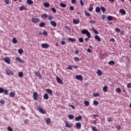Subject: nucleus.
Segmentation results:
<instances>
[{
  "label": "nucleus",
  "instance_id": "nucleus-1",
  "mask_svg": "<svg viewBox=\"0 0 131 131\" xmlns=\"http://www.w3.org/2000/svg\"><path fill=\"white\" fill-rule=\"evenodd\" d=\"M4 93V95H9V90L7 89H4L3 88H0V94H3Z\"/></svg>",
  "mask_w": 131,
  "mask_h": 131
},
{
  "label": "nucleus",
  "instance_id": "nucleus-2",
  "mask_svg": "<svg viewBox=\"0 0 131 131\" xmlns=\"http://www.w3.org/2000/svg\"><path fill=\"white\" fill-rule=\"evenodd\" d=\"M38 111L42 114H46V111L43 110V108L41 106H39L38 107Z\"/></svg>",
  "mask_w": 131,
  "mask_h": 131
},
{
  "label": "nucleus",
  "instance_id": "nucleus-3",
  "mask_svg": "<svg viewBox=\"0 0 131 131\" xmlns=\"http://www.w3.org/2000/svg\"><path fill=\"white\" fill-rule=\"evenodd\" d=\"M6 73L7 74V75H14V73L13 71L10 70H6Z\"/></svg>",
  "mask_w": 131,
  "mask_h": 131
},
{
  "label": "nucleus",
  "instance_id": "nucleus-4",
  "mask_svg": "<svg viewBox=\"0 0 131 131\" xmlns=\"http://www.w3.org/2000/svg\"><path fill=\"white\" fill-rule=\"evenodd\" d=\"M31 21L33 23H38V22H39V19L38 18L33 17Z\"/></svg>",
  "mask_w": 131,
  "mask_h": 131
},
{
  "label": "nucleus",
  "instance_id": "nucleus-5",
  "mask_svg": "<svg viewBox=\"0 0 131 131\" xmlns=\"http://www.w3.org/2000/svg\"><path fill=\"white\" fill-rule=\"evenodd\" d=\"M38 98V94H37V92L34 93L33 94L34 100H35V101H37Z\"/></svg>",
  "mask_w": 131,
  "mask_h": 131
},
{
  "label": "nucleus",
  "instance_id": "nucleus-6",
  "mask_svg": "<svg viewBox=\"0 0 131 131\" xmlns=\"http://www.w3.org/2000/svg\"><path fill=\"white\" fill-rule=\"evenodd\" d=\"M4 61L7 64H11V60L10 59V58H9V57H5L4 58Z\"/></svg>",
  "mask_w": 131,
  "mask_h": 131
},
{
  "label": "nucleus",
  "instance_id": "nucleus-7",
  "mask_svg": "<svg viewBox=\"0 0 131 131\" xmlns=\"http://www.w3.org/2000/svg\"><path fill=\"white\" fill-rule=\"evenodd\" d=\"M65 124L66 127H68L69 128H71V127H72V125H71V124H70L68 121H66Z\"/></svg>",
  "mask_w": 131,
  "mask_h": 131
},
{
  "label": "nucleus",
  "instance_id": "nucleus-8",
  "mask_svg": "<svg viewBox=\"0 0 131 131\" xmlns=\"http://www.w3.org/2000/svg\"><path fill=\"white\" fill-rule=\"evenodd\" d=\"M76 78L78 80H80V81H82V80H83V77H82L81 75H77L76 76Z\"/></svg>",
  "mask_w": 131,
  "mask_h": 131
},
{
  "label": "nucleus",
  "instance_id": "nucleus-9",
  "mask_svg": "<svg viewBox=\"0 0 131 131\" xmlns=\"http://www.w3.org/2000/svg\"><path fill=\"white\" fill-rule=\"evenodd\" d=\"M16 60L17 62H20V63H22L23 64H24V63H25L24 60H21V58H20L19 57H17L16 58Z\"/></svg>",
  "mask_w": 131,
  "mask_h": 131
},
{
  "label": "nucleus",
  "instance_id": "nucleus-10",
  "mask_svg": "<svg viewBox=\"0 0 131 131\" xmlns=\"http://www.w3.org/2000/svg\"><path fill=\"white\" fill-rule=\"evenodd\" d=\"M42 48H43V49H48L49 47H50V45H49L48 43H42L41 44Z\"/></svg>",
  "mask_w": 131,
  "mask_h": 131
},
{
  "label": "nucleus",
  "instance_id": "nucleus-11",
  "mask_svg": "<svg viewBox=\"0 0 131 131\" xmlns=\"http://www.w3.org/2000/svg\"><path fill=\"white\" fill-rule=\"evenodd\" d=\"M56 80L58 83L62 84L63 83V81L59 77H56Z\"/></svg>",
  "mask_w": 131,
  "mask_h": 131
},
{
  "label": "nucleus",
  "instance_id": "nucleus-12",
  "mask_svg": "<svg viewBox=\"0 0 131 131\" xmlns=\"http://www.w3.org/2000/svg\"><path fill=\"white\" fill-rule=\"evenodd\" d=\"M76 126L77 129H80V128H81V123L80 122L77 123Z\"/></svg>",
  "mask_w": 131,
  "mask_h": 131
},
{
  "label": "nucleus",
  "instance_id": "nucleus-13",
  "mask_svg": "<svg viewBox=\"0 0 131 131\" xmlns=\"http://www.w3.org/2000/svg\"><path fill=\"white\" fill-rule=\"evenodd\" d=\"M119 12L122 15H126V12L124 9H120Z\"/></svg>",
  "mask_w": 131,
  "mask_h": 131
},
{
  "label": "nucleus",
  "instance_id": "nucleus-14",
  "mask_svg": "<svg viewBox=\"0 0 131 131\" xmlns=\"http://www.w3.org/2000/svg\"><path fill=\"white\" fill-rule=\"evenodd\" d=\"M46 92L50 95V96H52L53 95V91L51 89H47Z\"/></svg>",
  "mask_w": 131,
  "mask_h": 131
},
{
  "label": "nucleus",
  "instance_id": "nucleus-15",
  "mask_svg": "<svg viewBox=\"0 0 131 131\" xmlns=\"http://www.w3.org/2000/svg\"><path fill=\"white\" fill-rule=\"evenodd\" d=\"M82 119V116H79L75 118V120H76V121H79V120H81Z\"/></svg>",
  "mask_w": 131,
  "mask_h": 131
},
{
  "label": "nucleus",
  "instance_id": "nucleus-16",
  "mask_svg": "<svg viewBox=\"0 0 131 131\" xmlns=\"http://www.w3.org/2000/svg\"><path fill=\"white\" fill-rule=\"evenodd\" d=\"M73 24H75V25L79 24V19H73Z\"/></svg>",
  "mask_w": 131,
  "mask_h": 131
},
{
  "label": "nucleus",
  "instance_id": "nucleus-17",
  "mask_svg": "<svg viewBox=\"0 0 131 131\" xmlns=\"http://www.w3.org/2000/svg\"><path fill=\"white\" fill-rule=\"evenodd\" d=\"M50 24L53 26V27H56L57 26V23L54 20H52L50 22Z\"/></svg>",
  "mask_w": 131,
  "mask_h": 131
},
{
  "label": "nucleus",
  "instance_id": "nucleus-18",
  "mask_svg": "<svg viewBox=\"0 0 131 131\" xmlns=\"http://www.w3.org/2000/svg\"><path fill=\"white\" fill-rule=\"evenodd\" d=\"M35 75H36V76H38L40 78H41V75L39 72H35Z\"/></svg>",
  "mask_w": 131,
  "mask_h": 131
},
{
  "label": "nucleus",
  "instance_id": "nucleus-19",
  "mask_svg": "<svg viewBox=\"0 0 131 131\" xmlns=\"http://www.w3.org/2000/svg\"><path fill=\"white\" fill-rule=\"evenodd\" d=\"M68 40L69 41H71L72 42H75V41H76V39L70 37L68 38Z\"/></svg>",
  "mask_w": 131,
  "mask_h": 131
},
{
  "label": "nucleus",
  "instance_id": "nucleus-20",
  "mask_svg": "<svg viewBox=\"0 0 131 131\" xmlns=\"http://www.w3.org/2000/svg\"><path fill=\"white\" fill-rule=\"evenodd\" d=\"M95 39H96L98 41H101V37L99 36V35H96L94 36Z\"/></svg>",
  "mask_w": 131,
  "mask_h": 131
},
{
  "label": "nucleus",
  "instance_id": "nucleus-21",
  "mask_svg": "<svg viewBox=\"0 0 131 131\" xmlns=\"http://www.w3.org/2000/svg\"><path fill=\"white\" fill-rule=\"evenodd\" d=\"M108 65H111V66H113L114 64H115V62L114 60H111L108 63Z\"/></svg>",
  "mask_w": 131,
  "mask_h": 131
},
{
  "label": "nucleus",
  "instance_id": "nucleus-22",
  "mask_svg": "<svg viewBox=\"0 0 131 131\" xmlns=\"http://www.w3.org/2000/svg\"><path fill=\"white\" fill-rule=\"evenodd\" d=\"M43 99L45 100H48L49 99V95L47 93H45L43 95Z\"/></svg>",
  "mask_w": 131,
  "mask_h": 131
},
{
  "label": "nucleus",
  "instance_id": "nucleus-23",
  "mask_svg": "<svg viewBox=\"0 0 131 131\" xmlns=\"http://www.w3.org/2000/svg\"><path fill=\"white\" fill-rule=\"evenodd\" d=\"M95 12L96 13H100L101 12V8L99 7H97L95 9Z\"/></svg>",
  "mask_w": 131,
  "mask_h": 131
},
{
  "label": "nucleus",
  "instance_id": "nucleus-24",
  "mask_svg": "<svg viewBox=\"0 0 131 131\" xmlns=\"http://www.w3.org/2000/svg\"><path fill=\"white\" fill-rule=\"evenodd\" d=\"M103 91L104 93L108 92V86H104L103 88Z\"/></svg>",
  "mask_w": 131,
  "mask_h": 131
},
{
  "label": "nucleus",
  "instance_id": "nucleus-25",
  "mask_svg": "<svg viewBox=\"0 0 131 131\" xmlns=\"http://www.w3.org/2000/svg\"><path fill=\"white\" fill-rule=\"evenodd\" d=\"M15 96H16V94L14 92H10V96L11 97V98H15Z\"/></svg>",
  "mask_w": 131,
  "mask_h": 131
},
{
  "label": "nucleus",
  "instance_id": "nucleus-26",
  "mask_svg": "<svg viewBox=\"0 0 131 131\" xmlns=\"http://www.w3.org/2000/svg\"><path fill=\"white\" fill-rule=\"evenodd\" d=\"M88 31H88V30H86V29H83V30H82V31H81V33H82V34H86V33H88Z\"/></svg>",
  "mask_w": 131,
  "mask_h": 131
},
{
  "label": "nucleus",
  "instance_id": "nucleus-27",
  "mask_svg": "<svg viewBox=\"0 0 131 131\" xmlns=\"http://www.w3.org/2000/svg\"><path fill=\"white\" fill-rule=\"evenodd\" d=\"M60 6L61 8H66V7H67V5L63 3H60Z\"/></svg>",
  "mask_w": 131,
  "mask_h": 131
},
{
  "label": "nucleus",
  "instance_id": "nucleus-28",
  "mask_svg": "<svg viewBox=\"0 0 131 131\" xmlns=\"http://www.w3.org/2000/svg\"><path fill=\"white\" fill-rule=\"evenodd\" d=\"M39 27H44V26H46V24L45 22H41L39 25Z\"/></svg>",
  "mask_w": 131,
  "mask_h": 131
},
{
  "label": "nucleus",
  "instance_id": "nucleus-29",
  "mask_svg": "<svg viewBox=\"0 0 131 131\" xmlns=\"http://www.w3.org/2000/svg\"><path fill=\"white\" fill-rule=\"evenodd\" d=\"M27 3L28 5H33V1L32 0H27Z\"/></svg>",
  "mask_w": 131,
  "mask_h": 131
},
{
  "label": "nucleus",
  "instance_id": "nucleus-30",
  "mask_svg": "<svg viewBox=\"0 0 131 131\" xmlns=\"http://www.w3.org/2000/svg\"><path fill=\"white\" fill-rule=\"evenodd\" d=\"M41 17L42 19H45V18H48V14H43L41 15Z\"/></svg>",
  "mask_w": 131,
  "mask_h": 131
},
{
  "label": "nucleus",
  "instance_id": "nucleus-31",
  "mask_svg": "<svg viewBox=\"0 0 131 131\" xmlns=\"http://www.w3.org/2000/svg\"><path fill=\"white\" fill-rule=\"evenodd\" d=\"M68 117H69V119H71V120L74 119V116H73V115H69L68 116Z\"/></svg>",
  "mask_w": 131,
  "mask_h": 131
},
{
  "label": "nucleus",
  "instance_id": "nucleus-32",
  "mask_svg": "<svg viewBox=\"0 0 131 131\" xmlns=\"http://www.w3.org/2000/svg\"><path fill=\"white\" fill-rule=\"evenodd\" d=\"M107 121H108V122H110V121L113 122V119H112V117H109L107 118Z\"/></svg>",
  "mask_w": 131,
  "mask_h": 131
},
{
  "label": "nucleus",
  "instance_id": "nucleus-33",
  "mask_svg": "<svg viewBox=\"0 0 131 131\" xmlns=\"http://www.w3.org/2000/svg\"><path fill=\"white\" fill-rule=\"evenodd\" d=\"M107 20L108 21H112L113 20V16H107Z\"/></svg>",
  "mask_w": 131,
  "mask_h": 131
},
{
  "label": "nucleus",
  "instance_id": "nucleus-34",
  "mask_svg": "<svg viewBox=\"0 0 131 131\" xmlns=\"http://www.w3.org/2000/svg\"><path fill=\"white\" fill-rule=\"evenodd\" d=\"M91 29L92 30H93V32H94L95 34H99V32L96 29H95L94 28H92Z\"/></svg>",
  "mask_w": 131,
  "mask_h": 131
},
{
  "label": "nucleus",
  "instance_id": "nucleus-35",
  "mask_svg": "<svg viewBox=\"0 0 131 131\" xmlns=\"http://www.w3.org/2000/svg\"><path fill=\"white\" fill-rule=\"evenodd\" d=\"M97 74L98 75H102V74H103V73L102 72V71H101V70H98L97 71Z\"/></svg>",
  "mask_w": 131,
  "mask_h": 131
},
{
  "label": "nucleus",
  "instance_id": "nucleus-36",
  "mask_svg": "<svg viewBox=\"0 0 131 131\" xmlns=\"http://www.w3.org/2000/svg\"><path fill=\"white\" fill-rule=\"evenodd\" d=\"M43 6L44 7H45L46 8H49V7H50V4L48 3H45L43 4Z\"/></svg>",
  "mask_w": 131,
  "mask_h": 131
},
{
  "label": "nucleus",
  "instance_id": "nucleus-37",
  "mask_svg": "<svg viewBox=\"0 0 131 131\" xmlns=\"http://www.w3.org/2000/svg\"><path fill=\"white\" fill-rule=\"evenodd\" d=\"M84 104L85 106L90 105V102L89 101H88V100H85L84 102Z\"/></svg>",
  "mask_w": 131,
  "mask_h": 131
},
{
  "label": "nucleus",
  "instance_id": "nucleus-38",
  "mask_svg": "<svg viewBox=\"0 0 131 131\" xmlns=\"http://www.w3.org/2000/svg\"><path fill=\"white\" fill-rule=\"evenodd\" d=\"M19 10H20V11H23L24 10H26V8L25 7V6H23L20 7Z\"/></svg>",
  "mask_w": 131,
  "mask_h": 131
},
{
  "label": "nucleus",
  "instance_id": "nucleus-39",
  "mask_svg": "<svg viewBox=\"0 0 131 131\" xmlns=\"http://www.w3.org/2000/svg\"><path fill=\"white\" fill-rule=\"evenodd\" d=\"M84 14L86 17H91V14L88 12H85Z\"/></svg>",
  "mask_w": 131,
  "mask_h": 131
},
{
  "label": "nucleus",
  "instance_id": "nucleus-40",
  "mask_svg": "<svg viewBox=\"0 0 131 131\" xmlns=\"http://www.w3.org/2000/svg\"><path fill=\"white\" fill-rule=\"evenodd\" d=\"M4 2L6 5H10V4H11L10 0H4Z\"/></svg>",
  "mask_w": 131,
  "mask_h": 131
},
{
  "label": "nucleus",
  "instance_id": "nucleus-41",
  "mask_svg": "<svg viewBox=\"0 0 131 131\" xmlns=\"http://www.w3.org/2000/svg\"><path fill=\"white\" fill-rule=\"evenodd\" d=\"M116 91L117 93H121V89H120V88H117Z\"/></svg>",
  "mask_w": 131,
  "mask_h": 131
},
{
  "label": "nucleus",
  "instance_id": "nucleus-42",
  "mask_svg": "<svg viewBox=\"0 0 131 131\" xmlns=\"http://www.w3.org/2000/svg\"><path fill=\"white\" fill-rule=\"evenodd\" d=\"M101 9L103 13H105V12H106V9H105V7L101 6Z\"/></svg>",
  "mask_w": 131,
  "mask_h": 131
},
{
  "label": "nucleus",
  "instance_id": "nucleus-43",
  "mask_svg": "<svg viewBox=\"0 0 131 131\" xmlns=\"http://www.w3.org/2000/svg\"><path fill=\"white\" fill-rule=\"evenodd\" d=\"M12 41L13 43H17L18 41L17 40V39H16V38H13L12 39Z\"/></svg>",
  "mask_w": 131,
  "mask_h": 131
},
{
  "label": "nucleus",
  "instance_id": "nucleus-44",
  "mask_svg": "<svg viewBox=\"0 0 131 131\" xmlns=\"http://www.w3.org/2000/svg\"><path fill=\"white\" fill-rule=\"evenodd\" d=\"M18 53H19L20 54V55H21L22 54V53H23V49H18Z\"/></svg>",
  "mask_w": 131,
  "mask_h": 131
},
{
  "label": "nucleus",
  "instance_id": "nucleus-45",
  "mask_svg": "<svg viewBox=\"0 0 131 131\" xmlns=\"http://www.w3.org/2000/svg\"><path fill=\"white\" fill-rule=\"evenodd\" d=\"M106 19V15H101V19L104 21Z\"/></svg>",
  "mask_w": 131,
  "mask_h": 131
},
{
  "label": "nucleus",
  "instance_id": "nucleus-46",
  "mask_svg": "<svg viewBox=\"0 0 131 131\" xmlns=\"http://www.w3.org/2000/svg\"><path fill=\"white\" fill-rule=\"evenodd\" d=\"M86 35H87L88 38H91V33H90V32L88 31V32H87V33H86Z\"/></svg>",
  "mask_w": 131,
  "mask_h": 131
},
{
  "label": "nucleus",
  "instance_id": "nucleus-47",
  "mask_svg": "<svg viewBox=\"0 0 131 131\" xmlns=\"http://www.w3.org/2000/svg\"><path fill=\"white\" fill-rule=\"evenodd\" d=\"M92 129L93 131H98V129H97V127L93 126L92 127Z\"/></svg>",
  "mask_w": 131,
  "mask_h": 131
},
{
  "label": "nucleus",
  "instance_id": "nucleus-48",
  "mask_svg": "<svg viewBox=\"0 0 131 131\" xmlns=\"http://www.w3.org/2000/svg\"><path fill=\"white\" fill-rule=\"evenodd\" d=\"M18 76H19V77H23V72H20L18 73Z\"/></svg>",
  "mask_w": 131,
  "mask_h": 131
},
{
  "label": "nucleus",
  "instance_id": "nucleus-49",
  "mask_svg": "<svg viewBox=\"0 0 131 131\" xmlns=\"http://www.w3.org/2000/svg\"><path fill=\"white\" fill-rule=\"evenodd\" d=\"M99 96H100L99 93H96L93 94V96L94 97H99Z\"/></svg>",
  "mask_w": 131,
  "mask_h": 131
},
{
  "label": "nucleus",
  "instance_id": "nucleus-50",
  "mask_svg": "<svg viewBox=\"0 0 131 131\" xmlns=\"http://www.w3.org/2000/svg\"><path fill=\"white\" fill-rule=\"evenodd\" d=\"M48 20L51 21V20H53V16L52 15H48Z\"/></svg>",
  "mask_w": 131,
  "mask_h": 131
},
{
  "label": "nucleus",
  "instance_id": "nucleus-51",
  "mask_svg": "<svg viewBox=\"0 0 131 131\" xmlns=\"http://www.w3.org/2000/svg\"><path fill=\"white\" fill-rule=\"evenodd\" d=\"M115 30L116 32H120V29L118 28H116L115 29Z\"/></svg>",
  "mask_w": 131,
  "mask_h": 131
},
{
  "label": "nucleus",
  "instance_id": "nucleus-52",
  "mask_svg": "<svg viewBox=\"0 0 131 131\" xmlns=\"http://www.w3.org/2000/svg\"><path fill=\"white\" fill-rule=\"evenodd\" d=\"M51 11H52V12H53V13H56L57 12V10H56V9L55 8H52L51 9Z\"/></svg>",
  "mask_w": 131,
  "mask_h": 131
},
{
  "label": "nucleus",
  "instance_id": "nucleus-53",
  "mask_svg": "<svg viewBox=\"0 0 131 131\" xmlns=\"http://www.w3.org/2000/svg\"><path fill=\"white\" fill-rule=\"evenodd\" d=\"M73 67V66H69L68 67V69L69 70H72V68Z\"/></svg>",
  "mask_w": 131,
  "mask_h": 131
},
{
  "label": "nucleus",
  "instance_id": "nucleus-54",
  "mask_svg": "<svg viewBox=\"0 0 131 131\" xmlns=\"http://www.w3.org/2000/svg\"><path fill=\"white\" fill-rule=\"evenodd\" d=\"M0 103L2 105H4V104H5V100H4L3 99L0 100Z\"/></svg>",
  "mask_w": 131,
  "mask_h": 131
},
{
  "label": "nucleus",
  "instance_id": "nucleus-55",
  "mask_svg": "<svg viewBox=\"0 0 131 131\" xmlns=\"http://www.w3.org/2000/svg\"><path fill=\"white\" fill-rule=\"evenodd\" d=\"M93 103L94 104V105H99V102L96 100H94L93 101Z\"/></svg>",
  "mask_w": 131,
  "mask_h": 131
},
{
  "label": "nucleus",
  "instance_id": "nucleus-56",
  "mask_svg": "<svg viewBox=\"0 0 131 131\" xmlns=\"http://www.w3.org/2000/svg\"><path fill=\"white\" fill-rule=\"evenodd\" d=\"M74 60H75V61H79V58H78V57H75Z\"/></svg>",
  "mask_w": 131,
  "mask_h": 131
},
{
  "label": "nucleus",
  "instance_id": "nucleus-57",
  "mask_svg": "<svg viewBox=\"0 0 131 131\" xmlns=\"http://www.w3.org/2000/svg\"><path fill=\"white\" fill-rule=\"evenodd\" d=\"M43 35H44L45 36H48V32L44 31L43 32Z\"/></svg>",
  "mask_w": 131,
  "mask_h": 131
},
{
  "label": "nucleus",
  "instance_id": "nucleus-58",
  "mask_svg": "<svg viewBox=\"0 0 131 131\" xmlns=\"http://www.w3.org/2000/svg\"><path fill=\"white\" fill-rule=\"evenodd\" d=\"M46 121L47 123H51V119H47Z\"/></svg>",
  "mask_w": 131,
  "mask_h": 131
},
{
  "label": "nucleus",
  "instance_id": "nucleus-59",
  "mask_svg": "<svg viewBox=\"0 0 131 131\" xmlns=\"http://www.w3.org/2000/svg\"><path fill=\"white\" fill-rule=\"evenodd\" d=\"M127 87L128 89H130V88H131V83H128L127 84Z\"/></svg>",
  "mask_w": 131,
  "mask_h": 131
},
{
  "label": "nucleus",
  "instance_id": "nucleus-60",
  "mask_svg": "<svg viewBox=\"0 0 131 131\" xmlns=\"http://www.w3.org/2000/svg\"><path fill=\"white\" fill-rule=\"evenodd\" d=\"M79 41L80 42H83V41H84L83 39L82 38H79Z\"/></svg>",
  "mask_w": 131,
  "mask_h": 131
},
{
  "label": "nucleus",
  "instance_id": "nucleus-61",
  "mask_svg": "<svg viewBox=\"0 0 131 131\" xmlns=\"http://www.w3.org/2000/svg\"><path fill=\"white\" fill-rule=\"evenodd\" d=\"M8 131H13V128H12V127H11V126H8Z\"/></svg>",
  "mask_w": 131,
  "mask_h": 131
},
{
  "label": "nucleus",
  "instance_id": "nucleus-62",
  "mask_svg": "<svg viewBox=\"0 0 131 131\" xmlns=\"http://www.w3.org/2000/svg\"><path fill=\"white\" fill-rule=\"evenodd\" d=\"M116 128H117V129H121V127H120V125H118V126H116Z\"/></svg>",
  "mask_w": 131,
  "mask_h": 131
},
{
  "label": "nucleus",
  "instance_id": "nucleus-63",
  "mask_svg": "<svg viewBox=\"0 0 131 131\" xmlns=\"http://www.w3.org/2000/svg\"><path fill=\"white\" fill-rule=\"evenodd\" d=\"M61 44L62 45V46H64V45H65V43H66V42H65V41H63L62 40L61 42H60Z\"/></svg>",
  "mask_w": 131,
  "mask_h": 131
},
{
  "label": "nucleus",
  "instance_id": "nucleus-64",
  "mask_svg": "<svg viewBox=\"0 0 131 131\" xmlns=\"http://www.w3.org/2000/svg\"><path fill=\"white\" fill-rule=\"evenodd\" d=\"M76 3H77L76 2V0H72V4H76Z\"/></svg>",
  "mask_w": 131,
  "mask_h": 131
}]
</instances>
